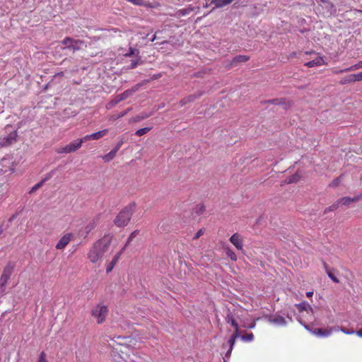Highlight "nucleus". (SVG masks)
<instances>
[{
	"label": "nucleus",
	"mask_w": 362,
	"mask_h": 362,
	"mask_svg": "<svg viewBox=\"0 0 362 362\" xmlns=\"http://www.w3.org/2000/svg\"><path fill=\"white\" fill-rule=\"evenodd\" d=\"M196 97L197 96L194 95H189L187 98H185L182 100H181V103L182 104H186L187 103H189L191 101H193Z\"/></svg>",
	"instance_id": "35"
},
{
	"label": "nucleus",
	"mask_w": 362,
	"mask_h": 362,
	"mask_svg": "<svg viewBox=\"0 0 362 362\" xmlns=\"http://www.w3.org/2000/svg\"><path fill=\"white\" fill-rule=\"evenodd\" d=\"M300 323L303 325L301 321H300ZM303 326L305 327V328L306 329L311 332L313 334H315L317 337H327L330 336L334 331L337 332L339 330L341 331L342 332H344L346 334H352L355 333V331L353 329H347L345 327H337L329 328V329L316 328L314 329H310L308 325L303 324Z\"/></svg>",
	"instance_id": "3"
},
{
	"label": "nucleus",
	"mask_w": 362,
	"mask_h": 362,
	"mask_svg": "<svg viewBox=\"0 0 362 362\" xmlns=\"http://www.w3.org/2000/svg\"><path fill=\"white\" fill-rule=\"evenodd\" d=\"M208 6H208V4H206L204 5V7H205V8H207Z\"/></svg>",
	"instance_id": "53"
},
{
	"label": "nucleus",
	"mask_w": 362,
	"mask_h": 362,
	"mask_svg": "<svg viewBox=\"0 0 362 362\" xmlns=\"http://www.w3.org/2000/svg\"><path fill=\"white\" fill-rule=\"evenodd\" d=\"M163 226L159 225V228L161 229Z\"/></svg>",
	"instance_id": "54"
},
{
	"label": "nucleus",
	"mask_w": 362,
	"mask_h": 362,
	"mask_svg": "<svg viewBox=\"0 0 362 362\" xmlns=\"http://www.w3.org/2000/svg\"><path fill=\"white\" fill-rule=\"evenodd\" d=\"M151 129V127H144V128H141V129H138L135 134L138 136H141L146 134H147L150 130Z\"/></svg>",
	"instance_id": "27"
},
{
	"label": "nucleus",
	"mask_w": 362,
	"mask_h": 362,
	"mask_svg": "<svg viewBox=\"0 0 362 362\" xmlns=\"http://www.w3.org/2000/svg\"><path fill=\"white\" fill-rule=\"evenodd\" d=\"M325 63V60L322 57H317L313 60L305 63V66L308 67H314L323 65Z\"/></svg>",
	"instance_id": "16"
},
{
	"label": "nucleus",
	"mask_w": 362,
	"mask_h": 362,
	"mask_svg": "<svg viewBox=\"0 0 362 362\" xmlns=\"http://www.w3.org/2000/svg\"><path fill=\"white\" fill-rule=\"evenodd\" d=\"M129 2H131L134 5L136 6H144L145 2L144 0H127Z\"/></svg>",
	"instance_id": "38"
},
{
	"label": "nucleus",
	"mask_w": 362,
	"mask_h": 362,
	"mask_svg": "<svg viewBox=\"0 0 362 362\" xmlns=\"http://www.w3.org/2000/svg\"><path fill=\"white\" fill-rule=\"evenodd\" d=\"M226 253L228 257H229L231 260H233V261L237 260V255L232 250H230L229 248L226 249Z\"/></svg>",
	"instance_id": "29"
},
{
	"label": "nucleus",
	"mask_w": 362,
	"mask_h": 362,
	"mask_svg": "<svg viewBox=\"0 0 362 362\" xmlns=\"http://www.w3.org/2000/svg\"><path fill=\"white\" fill-rule=\"evenodd\" d=\"M139 234V230L133 231L127 239L126 245L122 247V250H124L127 246L132 241V240Z\"/></svg>",
	"instance_id": "26"
},
{
	"label": "nucleus",
	"mask_w": 362,
	"mask_h": 362,
	"mask_svg": "<svg viewBox=\"0 0 362 362\" xmlns=\"http://www.w3.org/2000/svg\"><path fill=\"white\" fill-rule=\"evenodd\" d=\"M362 68V61L358 62L357 64L346 68V70L348 71H354Z\"/></svg>",
	"instance_id": "33"
},
{
	"label": "nucleus",
	"mask_w": 362,
	"mask_h": 362,
	"mask_svg": "<svg viewBox=\"0 0 362 362\" xmlns=\"http://www.w3.org/2000/svg\"><path fill=\"white\" fill-rule=\"evenodd\" d=\"M71 234L64 235L57 243L56 248L58 250H63L69 244L71 240Z\"/></svg>",
	"instance_id": "14"
},
{
	"label": "nucleus",
	"mask_w": 362,
	"mask_h": 362,
	"mask_svg": "<svg viewBox=\"0 0 362 362\" xmlns=\"http://www.w3.org/2000/svg\"><path fill=\"white\" fill-rule=\"evenodd\" d=\"M313 295V291H308V292L306 293V296L308 298L312 297Z\"/></svg>",
	"instance_id": "48"
},
{
	"label": "nucleus",
	"mask_w": 362,
	"mask_h": 362,
	"mask_svg": "<svg viewBox=\"0 0 362 362\" xmlns=\"http://www.w3.org/2000/svg\"><path fill=\"white\" fill-rule=\"evenodd\" d=\"M131 95V90H125L122 93L117 95L115 98L114 103L116 104L122 100L127 99Z\"/></svg>",
	"instance_id": "21"
},
{
	"label": "nucleus",
	"mask_w": 362,
	"mask_h": 362,
	"mask_svg": "<svg viewBox=\"0 0 362 362\" xmlns=\"http://www.w3.org/2000/svg\"><path fill=\"white\" fill-rule=\"evenodd\" d=\"M346 71H349L348 70H346V69H334L332 71V72L334 74H341V73L346 72Z\"/></svg>",
	"instance_id": "45"
},
{
	"label": "nucleus",
	"mask_w": 362,
	"mask_h": 362,
	"mask_svg": "<svg viewBox=\"0 0 362 362\" xmlns=\"http://www.w3.org/2000/svg\"><path fill=\"white\" fill-rule=\"evenodd\" d=\"M81 146V144L78 139L71 142L69 144L59 147L57 149L58 153H70L76 151Z\"/></svg>",
	"instance_id": "8"
},
{
	"label": "nucleus",
	"mask_w": 362,
	"mask_h": 362,
	"mask_svg": "<svg viewBox=\"0 0 362 362\" xmlns=\"http://www.w3.org/2000/svg\"><path fill=\"white\" fill-rule=\"evenodd\" d=\"M354 81H362V72H360L357 74H354Z\"/></svg>",
	"instance_id": "44"
},
{
	"label": "nucleus",
	"mask_w": 362,
	"mask_h": 362,
	"mask_svg": "<svg viewBox=\"0 0 362 362\" xmlns=\"http://www.w3.org/2000/svg\"><path fill=\"white\" fill-rule=\"evenodd\" d=\"M84 45L85 43L83 41L74 39H73L72 43L70 44L71 49H72L74 51L81 49Z\"/></svg>",
	"instance_id": "19"
},
{
	"label": "nucleus",
	"mask_w": 362,
	"mask_h": 362,
	"mask_svg": "<svg viewBox=\"0 0 362 362\" xmlns=\"http://www.w3.org/2000/svg\"><path fill=\"white\" fill-rule=\"evenodd\" d=\"M140 61H141V59L139 58L137 59L132 60L131 63L129 66V69H134L135 67H136L137 65L139 64Z\"/></svg>",
	"instance_id": "39"
},
{
	"label": "nucleus",
	"mask_w": 362,
	"mask_h": 362,
	"mask_svg": "<svg viewBox=\"0 0 362 362\" xmlns=\"http://www.w3.org/2000/svg\"><path fill=\"white\" fill-rule=\"evenodd\" d=\"M204 234V229L201 228L199 229L194 235V239H198L200 236H202Z\"/></svg>",
	"instance_id": "43"
},
{
	"label": "nucleus",
	"mask_w": 362,
	"mask_h": 362,
	"mask_svg": "<svg viewBox=\"0 0 362 362\" xmlns=\"http://www.w3.org/2000/svg\"><path fill=\"white\" fill-rule=\"evenodd\" d=\"M296 175H293L291 177L289 178V180L288 181L289 183L293 182L296 180Z\"/></svg>",
	"instance_id": "47"
},
{
	"label": "nucleus",
	"mask_w": 362,
	"mask_h": 362,
	"mask_svg": "<svg viewBox=\"0 0 362 362\" xmlns=\"http://www.w3.org/2000/svg\"><path fill=\"white\" fill-rule=\"evenodd\" d=\"M353 82H355L354 74H350V75L346 76L344 78H342L340 81V83L342 85L349 83H353Z\"/></svg>",
	"instance_id": "24"
},
{
	"label": "nucleus",
	"mask_w": 362,
	"mask_h": 362,
	"mask_svg": "<svg viewBox=\"0 0 362 362\" xmlns=\"http://www.w3.org/2000/svg\"><path fill=\"white\" fill-rule=\"evenodd\" d=\"M255 323H253V324H252V325H251L249 327H250V328H254V327H255Z\"/></svg>",
	"instance_id": "52"
},
{
	"label": "nucleus",
	"mask_w": 362,
	"mask_h": 362,
	"mask_svg": "<svg viewBox=\"0 0 362 362\" xmlns=\"http://www.w3.org/2000/svg\"><path fill=\"white\" fill-rule=\"evenodd\" d=\"M268 322L276 327H286L288 324L286 319L280 315L274 314L267 317Z\"/></svg>",
	"instance_id": "9"
},
{
	"label": "nucleus",
	"mask_w": 362,
	"mask_h": 362,
	"mask_svg": "<svg viewBox=\"0 0 362 362\" xmlns=\"http://www.w3.org/2000/svg\"><path fill=\"white\" fill-rule=\"evenodd\" d=\"M123 251L124 250H122V249L119 252L117 253L115 255L112 260L110 262V263L107 267V269H106L107 272H110L112 270V269L115 267V265L116 264L117 262L120 258V256H121L122 253L123 252Z\"/></svg>",
	"instance_id": "18"
},
{
	"label": "nucleus",
	"mask_w": 362,
	"mask_h": 362,
	"mask_svg": "<svg viewBox=\"0 0 362 362\" xmlns=\"http://www.w3.org/2000/svg\"><path fill=\"white\" fill-rule=\"evenodd\" d=\"M108 313L107 307L105 305H98L92 310V315L97 320L98 324L103 323Z\"/></svg>",
	"instance_id": "5"
},
{
	"label": "nucleus",
	"mask_w": 362,
	"mask_h": 362,
	"mask_svg": "<svg viewBox=\"0 0 362 362\" xmlns=\"http://www.w3.org/2000/svg\"><path fill=\"white\" fill-rule=\"evenodd\" d=\"M192 11H193L192 7H188V8L180 10L179 12L182 16H186V15H189Z\"/></svg>",
	"instance_id": "34"
},
{
	"label": "nucleus",
	"mask_w": 362,
	"mask_h": 362,
	"mask_svg": "<svg viewBox=\"0 0 362 362\" xmlns=\"http://www.w3.org/2000/svg\"><path fill=\"white\" fill-rule=\"evenodd\" d=\"M319 5L325 10L327 15H333L336 13L334 6L329 0H320Z\"/></svg>",
	"instance_id": "10"
},
{
	"label": "nucleus",
	"mask_w": 362,
	"mask_h": 362,
	"mask_svg": "<svg viewBox=\"0 0 362 362\" xmlns=\"http://www.w3.org/2000/svg\"><path fill=\"white\" fill-rule=\"evenodd\" d=\"M355 333L356 334L357 336H358L359 337H362V328L361 329H358L357 330L356 332H355Z\"/></svg>",
	"instance_id": "46"
},
{
	"label": "nucleus",
	"mask_w": 362,
	"mask_h": 362,
	"mask_svg": "<svg viewBox=\"0 0 362 362\" xmlns=\"http://www.w3.org/2000/svg\"><path fill=\"white\" fill-rule=\"evenodd\" d=\"M249 59V57L246 55H238L234 57V62H245Z\"/></svg>",
	"instance_id": "28"
},
{
	"label": "nucleus",
	"mask_w": 362,
	"mask_h": 362,
	"mask_svg": "<svg viewBox=\"0 0 362 362\" xmlns=\"http://www.w3.org/2000/svg\"><path fill=\"white\" fill-rule=\"evenodd\" d=\"M17 137L16 131H13L8 135L2 138L0 144L2 146H8L16 141Z\"/></svg>",
	"instance_id": "12"
},
{
	"label": "nucleus",
	"mask_w": 362,
	"mask_h": 362,
	"mask_svg": "<svg viewBox=\"0 0 362 362\" xmlns=\"http://www.w3.org/2000/svg\"><path fill=\"white\" fill-rule=\"evenodd\" d=\"M96 226L95 220H93L92 222H90L89 224H88L84 230H81L80 234L81 236L86 237L92 230L95 228Z\"/></svg>",
	"instance_id": "17"
},
{
	"label": "nucleus",
	"mask_w": 362,
	"mask_h": 362,
	"mask_svg": "<svg viewBox=\"0 0 362 362\" xmlns=\"http://www.w3.org/2000/svg\"><path fill=\"white\" fill-rule=\"evenodd\" d=\"M298 310L300 311V312H303V311H305L307 312L308 313L309 312H311L313 313V309L312 308L310 307V305L307 303H300L298 305Z\"/></svg>",
	"instance_id": "23"
},
{
	"label": "nucleus",
	"mask_w": 362,
	"mask_h": 362,
	"mask_svg": "<svg viewBox=\"0 0 362 362\" xmlns=\"http://www.w3.org/2000/svg\"><path fill=\"white\" fill-rule=\"evenodd\" d=\"M52 173H53V172L49 173L48 174V175L45 178H44L41 182H40L37 183L36 185H35L31 188V189L30 191V193H33V192H35L37 189H38L40 187H41L42 186L43 183L45 181L48 180L52 177Z\"/></svg>",
	"instance_id": "20"
},
{
	"label": "nucleus",
	"mask_w": 362,
	"mask_h": 362,
	"mask_svg": "<svg viewBox=\"0 0 362 362\" xmlns=\"http://www.w3.org/2000/svg\"><path fill=\"white\" fill-rule=\"evenodd\" d=\"M134 208V204H131L126 206L116 217L115 223L119 227H122L127 225L131 218Z\"/></svg>",
	"instance_id": "4"
},
{
	"label": "nucleus",
	"mask_w": 362,
	"mask_h": 362,
	"mask_svg": "<svg viewBox=\"0 0 362 362\" xmlns=\"http://www.w3.org/2000/svg\"><path fill=\"white\" fill-rule=\"evenodd\" d=\"M13 269V266L11 263H8L4 269L3 273L0 279V292H4V288L7 284V281L11 277Z\"/></svg>",
	"instance_id": "7"
},
{
	"label": "nucleus",
	"mask_w": 362,
	"mask_h": 362,
	"mask_svg": "<svg viewBox=\"0 0 362 362\" xmlns=\"http://www.w3.org/2000/svg\"><path fill=\"white\" fill-rule=\"evenodd\" d=\"M361 196H355L353 198L351 197H343L338 201H337L334 204L330 206L329 208H327L325 210V213H327L329 211H334L337 209L339 205H349L352 202H358L360 199Z\"/></svg>",
	"instance_id": "6"
},
{
	"label": "nucleus",
	"mask_w": 362,
	"mask_h": 362,
	"mask_svg": "<svg viewBox=\"0 0 362 362\" xmlns=\"http://www.w3.org/2000/svg\"><path fill=\"white\" fill-rule=\"evenodd\" d=\"M150 115H149V114H142L141 115H139V116L136 117L135 118L132 119V120L134 122H139L141 119L148 117Z\"/></svg>",
	"instance_id": "37"
},
{
	"label": "nucleus",
	"mask_w": 362,
	"mask_h": 362,
	"mask_svg": "<svg viewBox=\"0 0 362 362\" xmlns=\"http://www.w3.org/2000/svg\"><path fill=\"white\" fill-rule=\"evenodd\" d=\"M111 242L110 235H105L103 238L97 241L88 253L89 259L93 262H98L103 257L104 254L109 250Z\"/></svg>",
	"instance_id": "1"
},
{
	"label": "nucleus",
	"mask_w": 362,
	"mask_h": 362,
	"mask_svg": "<svg viewBox=\"0 0 362 362\" xmlns=\"http://www.w3.org/2000/svg\"><path fill=\"white\" fill-rule=\"evenodd\" d=\"M139 51L137 49L130 47L128 52L125 54L127 57L138 56Z\"/></svg>",
	"instance_id": "30"
},
{
	"label": "nucleus",
	"mask_w": 362,
	"mask_h": 362,
	"mask_svg": "<svg viewBox=\"0 0 362 362\" xmlns=\"http://www.w3.org/2000/svg\"><path fill=\"white\" fill-rule=\"evenodd\" d=\"M325 269H326V272H327V274L328 275V276L335 283H338L339 282V280L332 273L331 271H329L326 264H325Z\"/></svg>",
	"instance_id": "31"
},
{
	"label": "nucleus",
	"mask_w": 362,
	"mask_h": 362,
	"mask_svg": "<svg viewBox=\"0 0 362 362\" xmlns=\"http://www.w3.org/2000/svg\"><path fill=\"white\" fill-rule=\"evenodd\" d=\"M122 144H123V141L121 140L120 141H119L117 144V145L112 150H111L107 154L105 155L103 157V159L105 162H109V161L112 160L115 157L117 151L119 150V148H121Z\"/></svg>",
	"instance_id": "11"
},
{
	"label": "nucleus",
	"mask_w": 362,
	"mask_h": 362,
	"mask_svg": "<svg viewBox=\"0 0 362 362\" xmlns=\"http://www.w3.org/2000/svg\"><path fill=\"white\" fill-rule=\"evenodd\" d=\"M158 32H156L152 37V38L151 39V42H153L154 40H156V34L158 33Z\"/></svg>",
	"instance_id": "50"
},
{
	"label": "nucleus",
	"mask_w": 362,
	"mask_h": 362,
	"mask_svg": "<svg viewBox=\"0 0 362 362\" xmlns=\"http://www.w3.org/2000/svg\"><path fill=\"white\" fill-rule=\"evenodd\" d=\"M107 133V129H103L95 133L91 134L92 140H98L103 136H105Z\"/></svg>",
	"instance_id": "22"
},
{
	"label": "nucleus",
	"mask_w": 362,
	"mask_h": 362,
	"mask_svg": "<svg viewBox=\"0 0 362 362\" xmlns=\"http://www.w3.org/2000/svg\"><path fill=\"white\" fill-rule=\"evenodd\" d=\"M242 341L245 342H250L254 339V335L252 333H250L247 334L240 335L239 337Z\"/></svg>",
	"instance_id": "25"
},
{
	"label": "nucleus",
	"mask_w": 362,
	"mask_h": 362,
	"mask_svg": "<svg viewBox=\"0 0 362 362\" xmlns=\"http://www.w3.org/2000/svg\"><path fill=\"white\" fill-rule=\"evenodd\" d=\"M126 115V112H122L119 117H123Z\"/></svg>",
	"instance_id": "51"
},
{
	"label": "nucleus",
	"mask_w": 362,
	"mask_h": 362,
	"mask_svg": "<svg viewBox=\"0 0 362 362\" xmlns=\"http://www.w3.org/2000/svg\"><path fill=\"white\" fill-rule=\"evenodd\" d=\"M230 243L235 247V248L238 250H243V240L240 238V236L238 233H234L230 238Z\"/></svg>",
	"instance_id": "13"
},
{
	"label": "nucleus",
	"mask_w": 362,
	"mask_h": 362,
	"mask_svg": "<svg viewBox=\"0 0 362 362\" xmlns=\"http://www.w3.org/2000/svg\"><path fill=\"white\" fill-rule=\"evenodd\" d=\"M92 135L91 134H88V135H86L84 137L78 139L79 141L81 142V144H82L83 142H86L88 140H92Z\"/></svg>",
	"instance_id": "41"
},
{
	"label": "nucleus",
	"mask_w": 362,
	"mask_h": 362,
	"mask_svg": "<svg viewBox=\"0 0 362 362\" xmlns=\"http://www.w3.org/2000/svg\"><path fill=\"white\" fill-rule=\"evenodd\" d=\"M45 357H46V355H45V352H43V351L41 352L39 356L37 362H47Z\"/></svg>",
	"instance_id": "40"
},
{
	"label": "nucleus",
	"mask_w": 362,
	"mask_h": 362,
	"mask_svg": "<svg viewBox=\"0 0 362 362\" xmlns=\"http://www.w3.org/2000/svg\"><path fill=\"white\" fill-rule=\"evenodd\" d=\"M340 182H341V178L338 177V178L334 180L332 182V183L329 185V186L333 187H337L339 184Z\"/></svg>",
	"instance_id": "42"
},
{
	"label": "nucleus",
	"mask_w": 362,
	"mask_h": 362,
	"mask_svg": "<svg viewBox=\"0 0 362 362\" xmlns=\"http://www.w3.org/2000/svg\"><path fill=\"white\" fill-rule=\"evenodd\" d=\"M72 41H73V38H71V37H66V38H64V39L62 40V43L64 45H65V47H66V48H69V49H71V45H70V44H71V43H72Z\"/></svg>",
	"instance_id": "32"
},
{
	"label": "nucleus",
	"mask_w": 362,
	"mask_h": 362,
	"mask_svg": "<svg viewBox=\"0 0 362 362\" xmlns=\"http://www.w3.org/2000/svg\"><path fill=\"white\" fill-rule=\"evenodd\" d=\"M226 322L228 323L231 324V325L234 327L235 332L230 337L226 344H224L223 345V348L226 349V347H228L226 354L225 357L229 358L230 356L231 352L233 351L234 344L235 343L236 339L240 337V329H239V325L238 322L235 321V320L233 318V317L228 314L226 317Z\"/></svg>",
	"instance_id": "2"
},
{
	"label": "nucleus",
	"mask_w": 362,
	"mask_h": 362,
	"mask_svg": "<svg viewBox=\"0 0 362 362\" xmlns=\"http://www.w3.org/2000/svg\"><path fill=\"white\" fill-rule=\"evenodd\" d=\"M233 1L234 0H211L210 4L214 6L211 11L214 8L224 7L225 6L231 4Z\"/></svg>",
	"instance_id": "15"
},
{
	"label": "nucleus",
	"mask_w": 362,
	"mask_h": 362,
	"mask_svg": "<svg viewBox=\"0 0 362 362\" xmlns=\"http://www.w3.org/2000/svg\"><path fill=\"white\" fill-rule=\"evenodd\" d=\"M5 228L3 227V226H0V236L3 234Z\"/></svg>",
	"instance_id": "49"
},
{
	"label": "nucleus",
	"mask_w": 362,
	"mask_h": 362,
	"mask_svg": "<svg viewBox=\"0 0 362 362\" xmlns=\"http://www.w3.org/2000/svg\"><path fill=\"white\" fill-rule=\"evenodd\" d=\"M204 210H205V207L203 204H199L195 208V212L197 214H202L204 211Z\"/></svg>",
	"instance_id": "36"
}]
</instances>
